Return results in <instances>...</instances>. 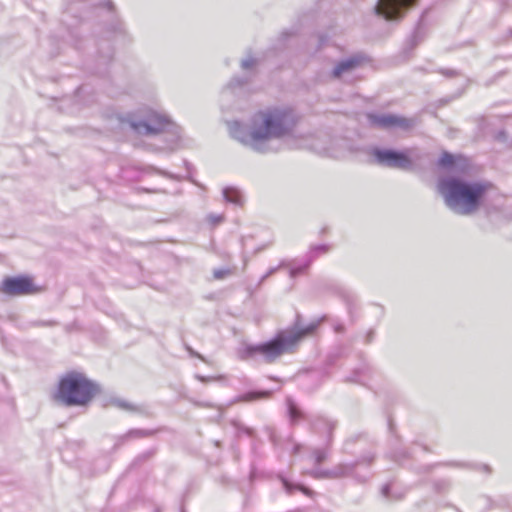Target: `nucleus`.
Listing matches in <instances>:
<instances>
[{
	"label": "nucleus",
	"instance_id": "1",
	"mask_svg": "<svg viewBox=\"0 0 512 512\" xmlns=\"http://www.w3.org/2000/svg\"><path fill=\"white\" fill-rule=\"evenodd\" d=\"M297 118L286 108H268L254 115L249 129L241 123H229L230 135L258 153L277 152L283 141L293 136Z\"/></svg>",
	"mask_w": 512,
	"mask_h": 512
},
{
	"label": "nucleus",
	"instance_id": "2",
	"mask_svg": "<svg viewBox=\"0 0 512 512\" xmlns=\"http://www.w3.org/2000/svg\"><path fill=\"white\" fill-rule=\"evenodd\" d=\"M301 318V315L297 314L293 329L279 332L272 340L259 345L247 346L242 358H254L259 355L265 362L271 363L284 353L290 352L304 337L312 335L326 319V316L324 315L306 326L302 325Z\"/></svg>",
	"mask_w": 512,
	"mask_h": 512
},
{
	"label": "nucleus",
	"instance_id": "3",
	"mask_svg": "<svg viewBox=\"0 0 512 512\" xmlns=\"http://www.w3.org/2000/svg\"><path fill=\"white\" fill-rule=\"evenodd\" d=\"M486 188V185L480 182H468L456 177H446L438 183L439 193L446 206L463 216L470 215L478 209Z\"/></svg>",
	"mask_w": 512,
	"mask_h": 512
},
{
	"label": "nucleus",
	"instance_id": "4",
	"mask_svg": "<svg viewBox=\"0 0 512 512\" xmlns=\"http://www.w3.org/2000/svg\"><path fill=\"white\" fill-rule=\"evenodd\" d=\"M129 127L137 134L152 136L161 134L164 144L162 150H174L177 146L180 130L166 115L154 110H146L138 117H132L127 121Z\"/></svg>",
	"mask_w": 512,
	"mask_h": 512
},
{
	"label": "nucleus",
	"instance_id": "5",
	"mask_svg": "<svg viewBox=\"0 0 512 512\" xmlns=\"http://www.w3.org/2000/svg\"><path fill=\"white\" fill-rule=\"evenodd\" d=\"M99 392L97 383L83 373L72 371L61 378L55 398L68 407L85 406Z\"/></svg>",
	"mask_w": 512,
	"mask_h": 512
},
{
	"label": "nucleus",
	"instance_id": "6",
	"mask_svg": "<svg viewBox=\"0 0 512 512\" xmlns=\"http://www.w3.org/2000/svg\"><path fill=\"white\" fill-rule=\"evenodd\" d=\"M368 154L373 163L392 169L410 170L422 159V153L417 148H407L404 151L372 147Z\"/></svg>",
	"mask_w": 512,
	"mask_h": 512
},
{
	"label": "nucleus",
	"instance_id": "7",
	"mask_svg": "<svg viewBox=\"0 0 512 512\" xmlns=\"http://www.w3.org/2000/svg\"><path fill=\"white\" fill-rule=\"evenodd\" d=\"M370 126L378 129H400L408 131L415 126V121L400 115L391 113L371 112L366 115Z\"/></svg>",
	"mask_w": 512,
	"mask_h": 512
},
{
	"label": "nucleus",
	"instance_id": "8",
	"mask_svg": "<svg viewBox=\"0 0 512 512\" xmlns=\"http://www.w3.org/2000/svg\"><path fill=\"white\" fill-rule=\"evenodd\" d=\"M418 0H378L374 11L378 16L386 20H397L403 17L404 13L416 5Z\"/></svg>",
	"mask_w": 512,
	"mask_h": 512
},
{
	"label": "nucleus",
	"instance_id": "9",
	"mask_svg": "<svg viewBox=\"0 0 512 512\" xmlns=\"http://www.w3.org/2000/svg\"><path fill=\"white\" fill-rule=\"evenodd\" d=\"M37 291L32 279L27 276L7 277L2 283V292L7 295H28Z\"/></svg>",
	"mask_w": 512,
	"mask_h": 512
},
{
	"label": "nucleus",
	"instance_id": "10",
	"mask_svg": "<svg viewBox=\"0 0 512 512\" xmlns=\"http://www.w3.org/2000/svg\"><path fill=\"white\" fill-rule=\"evenodd\" d=\"M366 60V56L361 53H357L348 58L342 59L335 63L329 76L332 79H343L344 77L351 75L356 69L362 66Z\"/></svg>",
	"mask_w": 512,
	"mask_h": 512
},
{
	"label": "nucleus",
	"instance_id": "11",
	"mask_svg": "<svg viewBox=\"0 0 512 512\" xmlns=\"http://www.w3.org/2000/svg\"><path fill=\"white\" fill-rule=\"evenodd\" d=\"M362 462L339 463L332 468V479H340L344 477H352L358 483H366L370 479L369 473L360 474L357 471L358 466Z\"/></svg>",
	"mask_w": 512,
	"mask_h": 512
},
{
	"label": "nucleus",
	"instance_id": "12",
	"mask_svg": "<svg viewBox=\"0 0 512 512\" xmlns=\"http://www.w3.org/2000/svg\"><path fill=\"white\" fill-rule=\"evenodd\" d=\"M329 250L330 246L327 244L312 246L306 255V263L303 266L291 267L289 272L290 276L294 278L303 273L319 255L326 254L329 252Z\"/></svg>",
	"mask_w": 512,
	"mask_h": 512
},
{
	"label": "nucleus",
	"instance_id": "13",
	"mask_svg": "<svg viewBox=\"0 0 512 512\" xmlns=\"http://www.w3.org/2000/svg\"><path fill=\"white\" fill-rule=\"evenodd\" d=\"M281 481L283 483L284 489L287 494L291 495L295 490H299L305 495L312 497L315 493L313 490L309 489L308 487L301 485V484H294L290 481H288L286 478L281 477Z\"/></svg>",
	"mask_w": 512,
	"mask_h": 512
},
{
	"label": "nucleus",
	"instance_id": "14",
	"mask_svg": "<svg viewBox=\"0 0 512 512\" xmlns=\"http://www.w3.org/2000/svg\"><path fill=\"white\" fill-rule=\"evenodd\" d=\"M374 460H375V455L373 453H367V454L363 455L360 459H358L356 461V462H362L358 466L357 471L360 474L369 473V475L371 477L372 475H371V472H370V467L373 464Z\"/></svg>",
	"mask_w": 512,
	"mask_h": 512
},
{
	"label": "nucleus",
	"instance_id": "15",
	"mask_svg": "<svg viewBox=\"0 0 512 512\" xmlns=\"http://www.w3.org/2000/svg\"><path fill=\"white\" fill-rule=\"evenodd\" d=\"M287 404V410L288 415L290 417L291 422H296L299 419L303 418V412L301 409L296 405V403L293 401L291 397H287L286 399Z\"/></svg>",
	"mask_w": 512,
	"mask_h": 512
},
{
	"label": "nucleus",
	"instance_id": "16",
	"mask_svg": "<svg viewBox=\"0 0 512 512\" xmlns=\"http://www.w3.org/2000/svg\"><path fill=\"white\" fill-rule=\"evenodd\" d=\"M154 430H145V429H132L128 431L126 434L120 437L121 441H127L129 439L133 438H144V437H150L154 435Z\"/></svg>",
	"mask_w": 512,
	"mask_h": 512
},
{
	"label": "nucleus",
	"instance_id": "17",
	"mask_svg": "<svg viewBox=\"0 0 512 512\" xmlns=\"http://www.w3.org/2000/svg\"><path fill=\"white\" fill-rule=\"evenodd\" d=\"M223 196L227 202L240 205L242 203V195L241 193L231 187H227L223 190Z\"/></svg>",
	"mask_w": 512,
	"mask_h": 512
},
{
	"label": "nucleus",
	"instance_id": "18",
	"mask_svg": "<svg viewBox=\"0 0 512 512\" xmlns=\"http://www.w3.org/2000/svg\"><path fill=\"white\" fill-rule=\"evenodd\" d=\"M248 83V78L247 77H244V78H238V77H234L230 80V82L228 83L226 89L224 90L223 94H228V93H233L234 90L236 89V87H241L245 84Z\"/></svg>",
	"mask_w": 512,
	"mask_h": 512
},
{
	"label": "nucleus",
	"instance_id": "19",
	"mask_svg": "<svg viewBox=\"0 0 512 512\" xmlns=\"http://www.w3.org/2000/svg\"><path fill=\"white\" fill-rule=\"evenodd\" d=\"M308 474L315 479H332V468L331 469H321L314 468L308 472Z\"/></svg>",
	"mask_w": 512,
	"mask_h": 512
},
{
	"label": "nucleus",
	"instance_id": "20",
	"mask_svg": "<svg viewBox=\"0 0 512 512\" xmlns=\"http://www.w3.org/2000/svg\"><path fill=\"white\" fill-rule=\"evenodd\" d=\"M455 164V157L449 152H443L438 160V166L441 168L449 169Z\"/></svg>",
	"mask_w": 512,
	"mask_h": 512
},
{
	"label": "nucleus",
	"instance_id": "21",
	"mask_svg": "<svg viewBox=\"0 0 512 512\" xmlns=\"http://www.w3.org/2000/svg\"><path fill=\"white\" fill-rule=\"evenodd\" d=\"M270 395H271L270 391H261V392L252 391V392H248V393H245L244 395H242L241 399L243 401H253L256 399L269 397Z\"/></svg>",
	"mask_w": 512,
	"mask_h": 512
},
{
	"label": "nucleus",
	"instance_id": "22",
	"mask_svg": "<svg viewBox=\"0 0 512 512\" xmlns=\"http://www.w3.org/2000/svg\"><path fill=\"white\" fill-rule=\"evenodd\" d=\"M225 219L224 214L210 213L206 216V222L212 227L220 225Z\"/></svg>",
	"mask_w": 512,
	"mask_h": 512
},
{
	"label": "nucleus",
	"instance_id": "23",
	"mask_svg": "<svg viewBox=\"0 0 512 512\" xmlns=\"http://www.w3.org/2000/svg\"><path fill=\"white\" fill-rule=\"evenodd\" d=\"M112 404L122 410L132 411V412L138 411L137 407H135L130 402L123 400V399H114L112 401Z\"/></svg>",
	"mask_w": 512,
	"mask_h": 512
},
{
	"label": "nucleus",
	"instance_id": "24",
	"mask_svg": "<svg viewBox=\"0 0 512 512\" xmlns=\"http://www.w3.org/2000/svg\"><path fill=\"white\" fill-rule=\"evenodd\" d=\"M257 65V59H255L252 56H247L245 59L241 61V68L244 71H251L253 70Z\"/></svg>",
	"mask_w": 512,
	"mask_h": 512
},
{
	"label": "nucleus",
	"instance_id": "25",
	"mask_svg": "<svg viewBox=\"0 0 512 512\" xmlns=\"http://www.w3.org/2000/svg\"><path fill=\"white\" fill-rule=\"evenodd\" d=\"M326 457V451L323 449H315L313 452L315 465H320L326 459Z\"/></svg>",
	"mask_w": 512,
	"mask_h": 512
},
{
	"label": "nucleus",
	"instance_id": "26",
	"mask_svg": "<svg viewBox=\"0 0 512 512\" xmlns=\"http://www.w3.org/2000/svg\"><path fill=\"white\" fill-rule=\"evenodd\" d=\"M104 49H105V51L100 50V53H102L101 57L103 58V61L106 63V62H108L109 60L112 59L113 49H112V47H111V45L109 43L106 44Z\"/></svg>",
	"mask_w": 512,
	"mask_h": 512
},
{
	"label": "nucleus",
	"instance_id": "27",
	"mask_svg": "<svg viewBox=\"0 0 512 512\" xmlns=\"http://www.w3.org/2000/svg\"><path fill=\"white\" fill-rule=\"evenodd\" d=\"M231 270L230 269H215L213 271V276L215 279H224L225 277L231 275Z\"/></svg>",
	"mask_w": 512,
	"mask_h": 512
},
{
	"label": "nucleus",
	"instance_id": "28",
	"mask_svg": "<svg viewBox=\"0 0 512 512\" xmlns=\"http://www.w3.org/2000/svg\"><path fill=\"white\" fill-rule=\"evenodd\" d=\"M82 2L87 3L89 6H101L104 4L109 5V8H111L112 4L110 2H106L105 0H82Z\"/></svg>",
	"mask_w": 512,
	"mask_h": 512
},
{
	"label": "nucleus",
	"instance_id": "29",
	"mask_svg": "<svg viewBox=\"0 0 512 512\" xmlns=\"http://www.w3.org/2000/svg\"><path fill=\"white\" fill-rule=\"evenodd\" d=\"M421 40H422V35L420 32V27H418L416 29V31L414 32L412 39H411L412 47H415Z\"/></svg>",
	"mask_w": 512,
	"mask_h": 512
},
{
	"label": "nucleus",
	"instance_id": "30",
	"mask_svg": "<svg viewBox=\"0 0 512 512\" xmlns=\"http://www.w3.org/2000/svg\"><path fill=\"white\" fill-rule=\"evenodd\" d=\"M284 265H285V263L282 262L278 267H274V268L269 269L268 272L261 277L260 284H262L268 277L273 275L278 270V268H280V267H282Z\"/></svg>",
	"mask_w": 512,
	"mask_h": 512
},
{
	"label": "nucleus",
	"instance_id": "31",
	"mask_svg": "<svg viewBox=\"0 0 512 512\" xmlns=\"http://www.w3.org/2000/svg\"><path fill=\"white\" fill-rule=\"evenodd\" d=\"M393 458L396 462H400L403 459L408 458V453L405 450H401L399 452H395V454L393 455Z\"/></svg>",
	"mask_w": 512,
	"mask_h": 512
},
{
	"label": "nucleus",
	"instance_id": "32",
	"mask_svg": "<svg viewBox=\"0 0 512 512\" xmlns=\"http://www.w3.org/2000/svg\"><path fill=\"white\" fill-rule=\"evenodd\" d=\"M321 422L327 428L328 434H329V437H330L333 429L335 428V423L332 422V421H329L327 419H321Z\"/></svg>",
	"mask_w": 512,
	"mask_h": 512
},
{
	"label": "nucleus",
	"instance_id": "33",
	"mask_svg": "<svg viewBox=\"0 0 512 512\" xmlns=\"http://www.w3.org/2000/svg\"><path fill=\"white\" fill-rule=\"evenodd\" d=\"M333 330L335 333L342 334L345 332V326L341 322H334L333 323Z\"/></svg>",
	"mask_w": 512,
	"mask_h": 512
},
{
	"label": "nucleus",
	"instance_id": "34",
	"mask_svg": "<svg viewBox=\"0 0 512 512\" xmlns=\"http://www.w3.org/2000/svg\"><path fill=\"white\" fill-rule=\"evenodd\" d=\"M223 377L222 376H219V377H206V376H202V375H196V379H198L199 381L203 382V383H207V382H210V381H214V380H219V379H222Z\"/></svg>",
	"mask_w": 512,
	"mask_h": 512
},
{
	"label": "nucleus",
	"instance_id": "35",
	"mask_svg": "<svg viewBox=\"0 0 512 512\" xmlns=\"http://www.w3.org/2000/svg\"><path fill=\"white\" fill-rule=\"evenodd\" d=\"M390 484H386L383 486L382 490H381V493L383 495V497H385L386 499H392V496L390 495Z\"/></svg>",
	"mask_w": 512,
	"mask_h": 512
},
{
	"label": "nucleus",
	"instance_id": "36",
	"mask_svg": "<svg viewBox=\"0 0 512 512\" xmlns=\"http://www.w3.org/2000/svg\"><path fill=\"white\" fill-rule=\"evenodd\" d=\"M375 337V331L373 329H370L367 334L365 335V343L369 344L374 340Z\"/></svg>",
	"mask_w": 512,
	"mask_h": 512
},
{
	"label": "nucleus",
	"instance_id": "37",
	"mask_svg": "<svg viewBox=\"0 0 512 512\" xmlns=\"http://www.w3.org/2000/svg\"><path fill=\"white\" fill-rule=\"evenodd\" d=\"M440 73L443 74L446 77H453V76L457 75V72L455 70H452V69H442L440 71Z\"/></svg>",
	"mask_w": 512,
	"mask_h": 512
},
{
	"label": "nucleus",
	"instance_id": "38",
	"mask_svg": "<svg viewBox=\"0 0 512 512\" xmlns=\"http://www.w3.org/2000/svg\"><path fill=\"white\" fill-rule=\"evenodd\" d=\"M188 351H189V354L193 357H197L199 359H201L202 361L206 362V359L201 355L199 354L198 352L194 351L192 348L188 347L187 348Z\"/></svg>",
	"mask_w": 512,
	"mask_h": 512
},
{
	"label": "nucleus",
	"instance_id": "39",
	"mask_svg": "<svg viewBox=\"0 0 512 512\" xmlns=\"http://www.w3.org/2000/svg\"><path fill=\"white\" fill-rule=\"evenodd\" d=\"M157 172L164 176L170 177L169 173H167V172H164V171H157Z\"/></svg>",
	"mask_w": 512,
	"mask_h": 512
},
{
	"label": "nucleus",
	"instance_id": "40",
	"mask_svg": "<svg viewBox=\"0 0 512 512\" xmlns=\"http://www.w3.org/2000/svg\"><path fill=\"white\" fill-rule=\"evenodd\" d=\"M299 448H300V446H299V445H296V446L294 447V451H293V452H294V453H297V452L299 451Z\"/></svg>",
	"mask_w": 512,
	"mask_h": 512
},
{
	"label": "nucleus",
	"instance_id": "41",
	"mask_svg": "<svg viewBox=\"0 0 512 512\" xmlns=\"http://www.w3.org/2000/svg\"><path fill=\"white\" fill-rule=\"evenodd\" d=\"M483 468L485 469V471L489 472L490 471V468L486 465L483 466Z\"/></svg>",
	"mask_w": 512,
	"mask_h": 512
},
{
	"label": "nucleus",
	"instance_id": "42",
	"mask_svg": "<svg viewBox=\"0 0 512 512\" xmlns=\"http://www.w3.org/2000/svg\"><path fill=\"white\" fill-rule=\"evenodd\" d=\"M319 424H323V423L321 422V419L318 421V423H316V427H317V426H319Z\"/></svg>",
	"mask_w": 512,
	"mask_h": 512
},
{
	"label": "nucleus",
	"instance_id": "43",
	"mask_svg": "<svg viewBox=\"0 0 512 512\" xmlns=\"http://www.w3.org/2000/svg\"><path fill=\"white\" fill-rule=\"evenodd\" d=\"M182 512H184V511H182Z\"/></svg>",
	"mask_w": 512,
	"mask_h": 512
}]
</instances>
